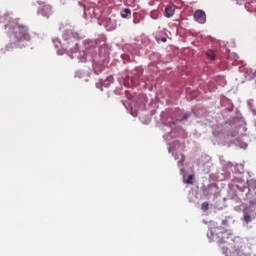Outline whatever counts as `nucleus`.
I'll return each mask as SVG.
<instances>
[{"instance_id": "nucleus-10", "label": "nucleus", "mask_w": 256, "mask_h": 256, "mask_svg": "<svg viewBox=\"0 0 256 256\" xmlns=\"http://www.w3.org/2000/svg\"><path fill=\"white\" fill-rule=\"evenodd\" d=\"M186 184H193V175L188 176V179H186Z\"/></svg>"}, {"instance_id": "nucleus-4", "label": "nucleus", "mask_w": 256, "mask_h": 256, "mask_svg": "<svg viewBox=\"0 0 256 256\" xmlns=\"http://www.w3.org/2000/svg\"><path fill=\"white\" fill-rule=\"evenodd\" d=\"M194 19L198 23L204 24L206 23V13H204V11L197 10L196 12H194Z\"/></svg>"}, {"instance_id": "nucleus-7", "label": "nucleus", "mask_w": 256, "mask_h": 256, "mask_svg": "<svg viewBox=\"0 0 256 256\" xmlns=\"http://www.w3.org/2000/svg\"><path fill=\"white\" fill-rule=\"evenodd\" d=\"M130 16H132V11L129 8H125L120 12V17H122V19H127Z\"/></svg>"}, {"instance_id": "nucleus-12", "label": "nucleus", "mask_w": 256, "mask_h": 256, "mask_svg": "<svg viewBox=\"0 0 256 256\" xmlns=\"http://www.w3.org/2000/svg\"><path fill=\"white\" fill-rule=\"evenodd\" d=\"M189 117V114L182 115V119L180 121H186Z\"/></svg>"}, {"instance_id": "nucleus-15", "label": "nucleus", "mask_w": 256, "mask_h": 256, "mask_svg": "<svg viewBox=\"0 0 256 256\" xmlns=\"http://www.w3.org/2000/svg\"><path fill=\"white\" fill-rule=\"evenodd\" d=\"M254 77H256V70H255V72H254Z\"/></svg>"}, {"instance_id": "nucleus-6", "label": "nucleus", "mask_w": 256, "mask_h": 256, "mask_svg": "<svg viewBox=\"0 0 256 256\" xmlns=\"http://www.w3.org/2000/svg\"><path fill=\"white\" fill-rule=\"evenodd\" d=\"M173 15H175V7L172 5H168L165 8V16L167 18H171Z\"/></svg>"}, {"instance_id": "nucleus-5", "label": "nucleus", "mask_w": 256, "mask_h": 256, "mask_svg": "<svg viewBox=\"0 0 256 256\" xmlns=\"http://www.w3.org/2000/svg\"><path fill=\"white\" fill-rule=\"evenodd\" d=\"M251 213H253V211L250 208L246 207L243 209V220L246 222V224H249L252 221Z\"/></svg>"}, {"instance_id": "nucleus-1", "label": "nucleus", "mask_w": 256, "mask_h": 256, "mask_svg": "<svg viewBox=\"0 0 256 256\" xmlns=\"http://www.w3.org/2000/svg\"><path fill=\"white\" fill-rule=\"evenodd\" d=\"M208 238L217 244L225 245L221 248L224 254L231 253L233 256H241V242H236L223 227H213L208 234Z\"/></svg>"}, {"instance_id": "nucleus-3", "label": "nucleus", "mask_w": 256, "mask_h": 256, "mask_svg": "<svg viewBox=\"0 0 256 256\" xmlns=\"http://www.w3.org/2000/svg\"><path fill=\"white\" fill-rule=\"evenodd\" d=\"M15 35H16V38L18 39V41L31 40V36L28 33L27 27L22 26V25H18Z\"/></svg>"}, {"instance_id": "nucleus-2", "label": "nucleus", "mask_w": 256, "mask_h": 256, "mask_svg": "<svg viewBox=\"0 0 256 256\" xmlns=\"http://www.w3.org/2000/svg\"><path fill=\"white\" fill-rule=\"evenodd\" d=\"M63 39L67 41V46H65V50L71 53H76V51L78 50V43L74 42V40L71 39L70 31L64 32Z\"/></svg>"}, {"instance_id": "nucleus-13", "label": "nucleus", "mask_w": 256, "mask_h": 256, "mask_svg": "<svg viewBox=\"0 0 256 256\" xmlns=\"http://www.w3.org/2000/svg\"><path fill=\"white\" fill-rule=\"evenodd\" d=\"M161 42H164V43L167 42V38L162 37V38H161Z\"/></svg>"}, {"instance_id": "nucleus-9", "label": "nucleus", "mask_w": 256, "mask_h": 256, "mask_svg": "<svg viewBox=\"0 0 256 256\" xmlns=\"http://www.w3.org/2000/svg\"><path fill=\"white\" fill-rule=\"evenodd\" d=\"M208 209H210V204L208 202H202L201 204L202 212H207Z\"/></svg>"}, {"instance_id": "nucleus-11", "label": "nucleus", "mask_w": 256, "mask_h": 256, "mask_svg": "<svg viewBox=\"0 0 256 256\" xmlns=\"http://www.w3.org/2000/svg\"><path fill=\"white\" fill-rule=\"evenodd\" d=\"M137 14H134V20H133V23L135 24V25H137V24H139L140 23V19H138L137 18Z\"/></svg>"}, {"instance_id": "nucleus-14", "label": "nucleus", "mask_w": 256, "mask_h": 256, "mask_svg": "<svg viewBox=\"0 0 256 256\" xmlns=\"http://www.w3.org/2000/svg\"><path fill=\"white\" fill-rule=\"evenodd\" d=\"M248 2H249L250 4H254V3H256V0H248Z\"/></svg>"}, {"instance_id": "nucleus-16", "label": "nucleus", "mask_w": 256, "mask_h": 256, "mask_svg": "<svg viewBox=\"0 0 256 256\" xmlns=\"http://www.w3.org/2000/svg\"><path fill=\"white\" fill-rule=\"evenodd\" d=\"M46 10H49V7H45Z\"/></svg>"}, {"instance_id": "nucleus-8", "label": "nucleus", "mask_w": 256, "mask_h": 256, "mask_svg": "<svg viewBox=\"0 0 256 256\" xmlns=\"http://www.w3.org/2000/svg\"><path fill=\"white\" fill-rule=\"evenodd\" d=\"M208 59L215 60L216 59V51L208 50L206 53Z\"/></svg>"}]
</instances>
